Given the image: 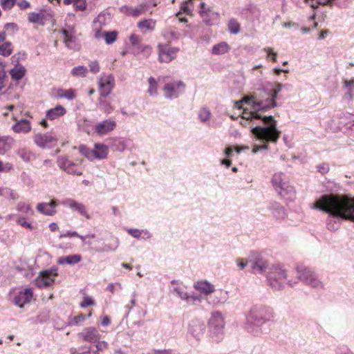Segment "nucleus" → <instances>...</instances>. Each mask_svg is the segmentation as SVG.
<instances>
[{
    "mask_svg": "<svg viewBox=\"0 0 354 354\" xmlns=\"http://www.w3.org/2000/svg\"><path fill=\"white\" fill-rule=\"evenodd\" d=\"M276 106L275 100L268 93V86L253 95L245 96L241 100L235 102L234 106L241 111L240 124L250 129L252 135L263 142V145H254V153L268 149V143H276L281 136V132L277 129L274 117L262 113Z\"/></svg>",
    "mask_w": 354,
    "mask_h": 354,
    "instance_id": "f257e3e1",
    "label": "nucleus"
},
{
    "mask_svg": "<svg viewBox=\"0 0 354 354\" xmlns=\"http://www.w3.org/2000/svg\"><path fill=\"white\" fill-rule=\"evenodd\" d=\"M311 208L329 214L326 227L335 232L339 227L340 219L354 222V198L346 195H324L314 203Z\"/></svg>",
    "mask_w": 354,
    "mask_h": 354,
    "instance_id": "f03ea898",
    "label": "nucleus"
},
{
    "mask_svg": "<svg viewBox=\"0 0 354 354\" xmlns=\"http://www.w3.org/2000/svg\"><path fill=\"white\" fill-rule=\"evenodd\" d=\"M273 310L270 306L257 304L246 315L245 328L254 335L261 333V326L273 318Z\"/></svg>",
    "mask_w": 354,
    "mask_h": 354,
    "instance_id": "7ed1b4c3",
    "label": "nucleus"
},
{
    "mask_svg": "<svg viewBox=\"0 0 354 354\" xmlns=\"http://www.w3.org/2000/svg\"><path fill=\"white\" fill-rule=\"evenodd\" d=\"M271 181L274 189L282 197L288 200H292L295 198V189L290 185L289 179L286 174L283 172L274 173L272 177Z\"/></svg>",
    "mask_w": 354,
    "mask_h": 354,
    "instance_id": "20e7f679",
    "label": "nucleus"
},
{
    "mask_svg": "<svg viewBox=\"0 0 354 354\" xmlns=\"http://www.w3.org/2000/svg\"><path fill=\"white\" fill-rule=\"evenodd\" d=\"M286 277L287 274L286 270L279 265H272V267L267 274V279L269 285L276 290L283 288L286 283L292 285L290 281H287Z\"/></svg>",
    "mask_w": 354,
    "mask_h": 354,
    "instance_id": "39448f33",
    "label": "nucleus"
},
{
    "mask_svg": "<svg viewBox=\"0 0 354 354\" xmlns=\"http://www.w3.org/2000/svg\"><path fill=\"white\" fill-rule=\"evenodd\" d=\"M297 272L298 279L306 285L316 289L324 288V283L313 270L308 268H297Z\"/></svg>",
    "mask_w": 354,
    "mask_h": 354,
    "instance_id": "423d86ee",
    "label": "nucleus"
},
{
    "mask_svg": "<svg viewBox=\"0 0 354 354\" xmlns=\"http://www.w3.org/2000/svg\"><path fill=\"white\" fill-rule=\"evenodd\" d=\"M249 263L251 270L254 274H268L272 267V265L257 253H253L249 257Z\"/></svg>",
    "mask_w": 354,
    "mask_h": 354,
    "instance_id": "0eeeda50",
    "label": "nucleus"
},
{
    "mask_svg": "<svg viewBox=\"0 0 354 354\" xmlns=\"http://www.w3.org/2000/svg\"><path fill=\"white\" fill-rule=\"evenodd\" d=\"M102 24H104V17L103 15H98V17L93 21V29L95 31V37L96 38L103 37L106 44H111L116 40L118 37V32L106 31L102 33L100 30L102 27Z\"/></svg>",
    "mask_w": 354,
    "mask_h": 354,
    "instance_id": "6e6552de",
    "label": "nucleus"
},
{
    "mask_svg": "<svg viewBox=\"0 0 354 354\" xmlns=\"http://www.w3.org/2000/svg\"><path fill=\"white\" fill-rule=\"evenodd\" d=\"M209 326L211 331L216 335L215 341L219 342L223 337V330L225 326V321L221 312L212 313L209 320Z\"/></svg>",
    "mask_w": 354,
    "mask_h": 354,
    "instance_id": "1a4fd4ad",
    "label": "nucleus"
},
{
    "mask_svg": "<svg viewBox=\"0 0 354 354\" xmlns=\"http://www.w3.org/2000/svg\"><path fill=\"white\" fill-rule=\"evenodd\" d=\"M64 43L66 48L73 50H78L80 45L76 37V29L74 26L67 25L62 30Z\"/></svg>",
    "mask_w": 354,
    "mask_h": 354,
    "instance_id": "9d476101",
    "label": "nucleus"
},
{
    "mask_svg": "<svg viewBox=\"0 0 354 354\" xmlns=\"http://www.w3.org/2000/svg\"><path fill=\"white\" fill-rule=\"evenodd\" d=\"M185 87V84L180 80L168 82L162 89L164 96L169 100L177 98L184 92Z\"/></svg>",
    "mask_w": 354,
    "mask_h": 354,
    "instance_id": "9b49d317",
    "label": "nucleus"
},
{
    "mask_svg": "<svg viewBox=\"0 0 354 354\" xmlns=\"http://www.w3.org/2000/svg\"><path fill=\"white\" fill-rule=\"evenodd\" d=\"M57 271V268L41 271L35 279L36 286L39 288H48L50 286L58 274Z\"/></svg>",
    "mask_w": 354,
    "mask_h": 354,
    "instance_id": "f8f14e48",
    "label": "nucleus"
},
{
    "mask_svg": "<svg viewBox=\"0 0 354 354\" xmlns=\"http://www.w3.org/2000/svg\"><path fill=\"white\" fill-rule=\"evenodd\" d=\"M100 95L101 97L108 96L115 86L114 77L111 74H102L98 80Z\"/></svg>",
    "mask_w": 354,
    "mask_h": 354,
    "instance_id": "ddd939ff",
    "label": "nucleus"
},
{
    "mask_svg": "<svg viewBox=\"0 0 354 354\" xmlns=\"http://www.w3.org/2000/svg\"><path fill=\"white\" fill-rule=\"evenodd\" d=\"M116 127V122L111 118H109L97 122L93 126V130L97 136H103L114 131Z\"/></svg>",
    "mask_w": 354,
    "mask_h": 354,
    "instance_id": "4468645a",
    "label": "nucleus"
},
{
    "mask_svg": "<svg viewBox=\"0 0 354 354\" xmlns=\"http://www.w3.org/2000/svg\"><path fill=\"white\" fill-rule=\"evenodd\" d=\"M158 57L160 62H170L176 57L178 49L168 44H158Z\"/></svg>",
    "mask_w": 354,
    "mask_h": 354,
    "instance_id": "2eb2a0df",
    "label": "nucleus"
},
{
    "mask_svg": "<svg viewBox=\"0 0 354 354\" xmlns=\"http://www.w3.org/2000/svg\"><path fill=\"white\" fill-rule=\"evenodd\" d=\"M206 326L203 321L198 319H192L188 325V333L197 340L204 335Z\"/></svg>",
    "mask_w": 354,
    "mask_h": 354,
    "instance_id": "dca6fc26",
    "label": "nucleus"
},
{
    "mask_svg": "<svg viewBox=\"0 0 354 354\" xmlns=\"http://www.w3.org/2000/svg\"><path fill=\"white\" fill-rule=\"evenodd\" d=\"M57 138L52 133H37L34 137L35 143L41 148H51L56 145Z\"/></svg>",
    "mask_w": 354,
    "mask_h": 354,
    "instance_id": "f3484780",
    "label": "nucleus"
},
{
    "mask_svg": "<svg viewBox=\"0 0 354 354\" xmlns=\"http://www.w3.org/2000/svg\"><path fill=\"white\" fill-rule=\"evenodd\" d=\"M77 335L82 341L90 343L96 342L101 337L100 330L92 326L84 328Z\"/></svg>",
    "mask_w": 354,
    "mask_h": 354,
    "instance_id": "a211bd4d",
    "label": "nucleus"
},
{
    "mask_svg": "<svg viewBox=\"0 0 354 354\" xmlns=\"http://www.w3.org/2000/svg\"><path fill=\"white\" fill-rule=\"evenodd\" d=\"M229 298L228 292L222 289L216 290L210 294L209 296L205 297L207 303L212 305H218L224 304Z\"/></svg>",
    "mask_w": 354,
    "mask_h": 354,
    "instance_id": "6ab92c4d",
    "label": "nucleus"
},
{
    "mask_svg": "<svg viewBox=\"0 0 354 354\" xmlns=\"http://www.w3.org/2000/svg\"><path fill=\"white\" fill-rule=\"evenodd\" d=\"M61 203L64 205L68 206L71 209L77 212L80 215L84 216L86 218H90V215L87 212L86 207L83 203H79L71 198H66Z\"/></svg>",
    "mask_w": 354,
    "mask_h": 354,
    "instance_id": "aec40b11",
    "label": "nucleus"
},
{
    "mask_svg": "<svg viewBox=\"0 0 354 354\" xmlns=\"http://www.w3.org/2000/svg\"><path fill=\"white\" fill-rule=\"evenodd\" d=\"M32 298V290L31 288H26L19 291L13 299L14 304L19 308L30 301Z\"/></svg>",
    "mask_w": 354,
    "mask_h": 354,
    "instance_id": "412c9836",
    "label": "nucleus"
},
{
    "mask_svg": "<svg viewBox=\"0 0 354 354\" xmlns=\"http://www.w3.org/2000/svg\"><path fill=\"white\" fill-rule=\"evenodd\" d=\"M16 122L12 126V130L17 133H28L31 129V124L29 120L26 119H21L17 120L16 118L13 117Z\"/></svg>",
    "mask_w": 354,
    "mask_h": 354,
    "instance_id": "4be33fe9",
    "label": "nucleus"
},
{
    "mask_svg": "<svg viewBox=\"0 0 354 354\" xmlns=\"http://www.w3.org/2000/svg\"><path fill=\"white\" fill-rule=\"evenodd\" d=\"M57 206V203L55 200H52L49 203H40L37 205V210L47 216H53L56 213L55 208Z\"/></svg>",
    "mask_w": 354,
    "mask_h": 354,
    "instance_id": "5701e85b",
    "label": "nucleus"
},
{
    "mask_svg": "<svg viewBox=\"0 0 354 354\" xmlns=\"http://www.w3.org/2000/svg\"><path fill=\"white\" fill-rule=\"evenodd\" d=\"M194 288L205 295L206 297L214 292V286L206 280L195 282Z\"/></svg>",
    "mask_w": 354,
    "mask_h": 354,
    "instance_id": "b1692460",
    "label": "nucleus"
},
{
    "mask_svg": "<svg viewBox=\"0 0 354 354\" xmlns=\"http://www.w3.org/2000/svg\"><path fill=\"white\" fill-rule=\"evenodd\" d=\"M268 209L277 220H282L286 216V212L283 207L277 202L271 203L268 206Z\"/></svg>",
    "mask_w": 354,
    "mask_h": 354,
    "instance_id": "393cba45",
    "label": "nucleus"
},
{
    "mask_svg": "<svg viewBox=\"0 0 354 354\" xmlns=\"http://www.w3.org/2000/svg\"><path fill=\"white\" fill-rule=\"evenodd\" d=\"M156 21L153 19H145L138 23V28L143 34L151 32L154 30Z\"/></svg>",
    "mask_w": 354,
    "mask_h": 354,
    "instance_id": "a878e982",
    "label": "nucleus"
},
{
    "mask_svg": "<svg viewBox=\"0 0 354 354\" xmlns=\"http://www.w3.org/2000/svg\"><path fill=\"white\" fill-rule=\"evenodd\" d=\"M93 160L104 159L107 157L109 153L108 147L102 143H95L93 149Z\"/></svg>",
    "mask_w": 354,
    "mask_h": 354,
    "instance_id": "bb28decb",
    "label": "nucleus"
},
{
    "mask_svg": "<svg viewBox=\"0 0 354 354\" xmlns=\"http://www.w3.org/2000/svg\"><path fill=\"white\" fill-rule=\"evenodd\" d=\"M15 142V140L10 136H0V154L4 155L10 151Z\"/></svg>",
    "mask_w": 354,
    "mask_h": 354,
    "instance_id": "cd10ccee",
    "label": "nucleus"
},
{
    "mask_svg": "<svg viewBox=\"0 0 354 354\" xmlns=\"http://www.w3.org/2000/svg\"><path fill=\"white\" fill-rule=\"evenodd\" d=\"M127 232L129 235L137 239L148 240L152 237V234L148 230L130 228Z\"/></svg>",
    "mask_w": 354,
    "mask_h": 354,
    "instance_id": "c85d7f7f",
    "label": "nucleus"
},
{
    "mask_svg": "<svg viewBox=\"0 0 354 354\" xmlns=\"http://www.w3.org/2000/svg\"><path fill=\"white\" fill-rule=\"evenodd\" d=\"M54 97L56 99L65 98L68 100H73L76 97L75 90L73 88L62 89L58 88L54 92Z\"/></svg>",
    "mask_w": 354,
    "mask_h": 354,
    "instance_id": "c756f323",
    "label": "nucleus"
},
{
    "mask_svg": "<svg viewBox=\"0 0 354 354\" xmlns=\"http://www.w3.org/2000/svg\"><path fill=\"white\" fill-rule=\"evenodd\" d=\"M66 113V109L62 105H57L55 107L50 109L46 111V117L47 119L53 120Z\"/></svg>",
    "mask_w": 354,
    "mask_h": 354,
    "instance_id": "7c9ffc66",
    "label": "nucleus"
},
{
    "mask_svg": "<svg viewBox=\"0 0 354 354\" xmlns=\"http://www.w3.org/2000/svg\"><path fill=\"white\" fill-rule=\"evenodd\" d=\"M82 260L80 254H72L68 256H63L58 258L57 262L59 265L68 264L75 265Z\"/></svg>",
    "mask_w": 354,
    "mask_h": 354,
    "instance_id": "2f4dec72",
    "label": "nucleus"
},
{
    "mask_svg": "<svg viewBox=\"0 0 354 354\" xmlns=\"http://www.w3.org/2000/svg\"><path fill=\"white\" fill-rule=\"evenodd\" d=\"M26 73V69L21 64H17L10 71V74L13 80L19 81L21 80Z\"/></svg>",
    "mask_w": 354,
    "mask_h": 354,
    "instance_id": "473e14b6",
    "label": "nucleus"
},
{
    "mask_svg": "<svg viewBox=\"0 0 354 354\" xmlns=\"http://www.w3.org/2000/svg\"><path fill=\"white\" fill-rule=\"evenodd\" d=\"M45 16L42 12H32L29 13L28 19L30 23L36 24L37 25L43 26L45 24Z\"/></svg>",
    "mask_w": 354,
    "mask_h": 354,
    "instance_id": "72a5a7b5",
    "label": "nucleus"
},
{
    "mask_svg": "<svg viewBox=\"0 0 354 354\" xmlns=\"http://www.w3.org/2000/svg\"><path fill=\"white\" fill-rule=\"evenodd\" d=\"M161 35L168 41H170L173 39H176L178 37V34L176 31V29L173 27H167L163 29Z\"/></svg>",
    "mask_w": 354,
    "mask_h": 354,
    "instance_id": "f704fd0d",
    "label": "nucleus"
},
{
    "mask_svg": "<svg viewBox=\"0 0 354 354\" xmlns=\"http://www.w3.org/2000/svg\"><path fill=\"white\" fill-rule=\"evenodd\" d=\"M131 143V140L129 138H120L115 143V147L117 151H123L129 149Z\"/></svg>",
    "mask_w": 354,
    "mask_h": 354,
    "instance_id": "c9c22d12",
    "label": "nucleus"
},
{
    "mask_svg": "<svg viewBox=\"0 0 354 354\" xmlns=\"http://www.w3.org/2000/svg\"><path fill=\"white\" fill-rule=\"evenodd\" d=\"M104 97H100L98 100L100 109L106 114H110L113 110V107L107 100L103 99Z\"/></svg>",
    "mask_w": 354,
    "mask_h": 354,
    "instance_id": "e433bc0d",
    "label": "nucleus"
},
{
    "mask_svg": "<svg viewBox=\"0 0 354 354\" xmlns=\"http://www.w3.org/2000/svg\"><path fill=\"white\" fill-rule=\"evenodd\" d=\"M230 47L226 42H221L213 46L212 52L214 55H221L227 53Z\"/></svg>",
    "mask_w": 354,
    "mask_h": 354,
    "instance_id": "4c0bfd02",
    "label": "nucleus"
},
{
    "mask_svg": "<svg viewBox=\"0 0 354 354\" xmlns=\"http://www.w3.org/2000/svg\"><path fill=\"white\" fill-rule=\"evenodd\" d=\"M17 209L28 216H32L34 214V211L31 206L26 203L19 202L17 205Z\"/></svg>",
    "mask_w": 354,
    "mask_h": 354,
    "instance_id": "58836bf2",
    "label": "nucleus"
},
{
    "mask_svg": "<svg viewBox=\"0 0 354 354\" xmlns=\"http://www.w3.org/2000/svg\"><path fill=\"white\" fill-rule=\"evenodd\" d=\"M141 41L142 38L138 35L132 34L129 37L130 44L136 51L140 50V46H142V44Z\"/></svg>",
    "mask_w": 354,
    "mask_h": 354,
    "instance_id": "ea45409f",
    "label": "nucleus"
},
{
    "mask_svg": "<svg viewBox=\"0 0 354 354\" xmlns=\"http://www.w3.org/2000/svg\"><path fill=\"white\" fill-rule=\"evenodd\" d=\"M198 116L201 122H206L211 118L212 113L208 108L202 107L198 111Z\"/></svg>",
    "mask_w": 354,
    "mask_h": 354,
    "instance_id": "a19ab883",
    "label": "nucleus"
},
{
    "mask_svg": "<svg viewBox=\"0 0 354 354\" xmlns=\"http://www.w3.org/2000/svg\"><path fill=\"white\" fill-rule=\"evenodd\" d=\"M149 88H148V93L151 96H156L158 94V82L157 81L152 77H149L148 80Z\"/></svg>",
    "mask_w": 354,
    "mask_h": 354,
    "instance_id": "79ce46f5",
    "label": "nucleus"
},
{
    "mask_svg": "<svg viewBox=\"0 0 354 354\" xmlns=\"http://www.w3.org/2000/svg\"><path fill=\"white\" fill-rule=\"evenodd\" d=\"M12 53V45L10 41H6L0 46V55L8 57Z\"/></svg>",
    "mask_w": 354,
    "mask_h": 354,
    "instance_id": "37998d69",
    "label": "nucleus"
},
{
    "mask_svg": "<svg viewBox=\"0 0 354 354\" xmlns=\"http://www.w3.org/2000/svg\"><path fill=\"white\" fill-rule=\"evenodd\" d=\"M206 19H203V21L208 26H212L214 24L218 19V14L216 12H214L213 10H210L209 13H207Z\"/></svg>",
    "mask_w": 354,
    "mask_h": 354,
    "instance_id": "c03bdc74",
    "label": "nucleus"
},
{
    "mask_svg": "<svg viewBox=\"0 0 354 354\" xmlns=\"http://www.w3.org/2000/svg\"><path fill=\"white\" fill-rule=\"evenodd\" d=\"M170 292L176 295L183 301H186L187 299L188 292L185 291L183 288L180 286L174 287L170 289Z\"/></svg>",
    "mask_w": 354,
    "mask_h": 354,
    "instance_id": "a18cd8bd",
    "label": "nucleus"
},
{
    "mask_svg": "<svg viewBox=\"0 0 354 354\" xmlns=\"http://www.w3.org/2000/svg\"><path fill=\"white\" fill-rule=\"evenodd\" d=\"M304 1L313 8H317L319 5H329L334 0H304Z\"/></svg>",
    "mask_w": 354,
    "mask_h": 354,
    "instance_id": "49530a36",
    "label": "nucleus"
},
{
    "mask_svg": "<svg viewBox=\"0 0 354 354\" xmlns=\"http://www.w3.org/2000/svg\"><path fill=\"white\" fill-rule=\"evenodd\" d=\"M228 29L230 33L236 35L240 32V24L235 19H231L228 23Z\"/></svg>",
    "mask_w": 354,
    "mask_h": 354,
    "instance_id": "de8ad7c7",
    "label": "nucleus"
},
{
    "mask_svg": "<svg viewBox=\"0 0 354 354\" xmlns=\"http://www.w3.org/2000/svg\"><path fill=\"white\" fill-rule=\"evenodd\" d=\"M79 151L80 152V153L84 155L88 160H93V149H90L85 145H80L79 147Z\"/></svg>",
    "mask_w": 354,
    "mask_h": 354,
    "instance_id": "09e8293b",
    "label": "nucleus"
},
{
    "mask_svg": "<svg viewBox=\"0 0 354 354\" xmlns=\"http://www.w3.org/2000/svg\"><path fill=\"white\" fill-rule=\"evenodd\" d=\"M87 73V68L83 66H79L73 68L71 74L78 77H85Z\"/></svg>",
    "mask_w": 354,
    "mask_h": 354,
    "instance_id": "8fccbe9b",
    "label": "nucleus"
},
{
    "mask_svg": "<svg viewBox=\"0 0 354 354\" xmlns=\"http://www.w3.org/2000/svg\"><path fill=\"white\" fill-rule=\"evenodd\" d=\"M57 162L59 168L64 171L67 166L71 163V161L66 156H61L58 157Z\"/></svg>",
    "mask_w": 354,
    "mask_h": 354,
    "instance_id": "3c124183",
    "label": "nucleus"
},
{
    "mask_svg": "<svg viewBox=\"0 0 354 354\" xmlns=\"http://www.w3.org/2000/svg\"><path fill=\"white\" fill-rule=\"evenodd\" d=\"M64 171L70 174H76L77 176H81L82 174V171H78L77 165L73 162L67 166Z\"/></svg>",
    "mask_w": 354,
    "mask_h": 354,
    "instance_id": "603ef678",
    "label": "nucleus"
},
{
    "mask_svg": "<svg viewBox=\"0 0 354 354\" xmlns=\"http://www.w3.org/2000/svg\"><path fill=\"white\" fill-rule=\"evenodd\" d=\"M17 153L25 162H28L30 160V153L26 149H19Z\"/></svg>",
    "mask_w": 354,
    "mask_h": 354,
    "instance_id": "864d4df0",
    "label": "nucleus"
},
{
    "mask_svg": "<svg viewBox=\"0 0 354 354\" xmlns=\"http://www.w3.org/2000/svg\"><path fill=\"white\" fill-rule=\"evenodd\" d=\"M268 93L272 95L274 100L277 97V94L281 91L282 85L280 84H276L274 87L268 86Z\"/></svg>",
    "mask_w": 354,
    "mask_h": 354,
    "instance_id": "5fc2aeb1",
    "label": "nucleus"
},
{
    "mask_svg": "<svg viewBox=\"0 0 354 354\" xmlns=\"http://www.w3.org/2000/svg\"><path fill=\"white\" fill-rule=\"evenodd\" d=\"M212 7L207 6L204 2H201L200 10H199V14H200L201 17L203 19H206L205 17H206L207 13H209V11H210V10H212Z\"/></svg>",
    "mask_w": 354,
    "mask_h": 354,
    "instance_id": "6e6d98bb",
    "label": "nucleus"
},
{
    "mask_svg": "<svg viewBox=\"0 0 354 354\" xmlns=\"http://www.w3.org/2000/svg\"><path fill=\"white\" fill-rule=\"evenodd\" d=\"M201 300V298L199 295L188 293L187 299L185 301L189 304L194 305L196 302H200Z\"/></svg>",
    "mask_w": 354,
    "mask_h": 354,
    "instance_id": "4d7b16f0",
    "label": "nucleus"
},
{
    "mask_svg": "<svg viewBox=\"0 0 354 354\" xmlns=\"http://www.w3.org/2000/svg\"><path fill=\"white\" fill-rule=\"evenodd\" d=\"M86 319V317L82 314L78 315L77 316H75V317L69 320V325L73 326V325H78L80 323L83 322Z\"/></svg>",
    "mask_w": 354,
    "mask_h": 354,
    "instance_id": "13d9d810",
    "label": "nucleus"
},
{
    "mask_svg": "<svg viewBox=\"0 0 354 354\" xmlns=\"http://www.w3.org/2000/svg\"><path fill=\"white\" fill-rule=\"evenodd\" d=\"M73 6L76 10L83 11L86 8L85 0H74Z\"/></svg>",
    "mask_w": 354,
    "mask_h": 354,
    "instance_id": "bf43d9fd",
    "label": "nucleus"
},
{
    "mask_svg": "<svg viewBox=\"0 0 354 354\" xmlns=\"http://www.w3.org/2000/svg\"><path fill=\"white\" fill-rule=\"evenodd\" d=\"M16 0H1V6L4 10H10L15 4Z\"/></svg>",
    "mask_w": 354,
    "mask_h": 354,
    "instance_id": "052dcab7",
    "label": "nucleus"
},
{
    "mask_svg": "<svg viewBox=\"0 0 354 354\" xmlns=\"http://www.w3.org/2000/svg\"><path fill=\"white\" fill-rule=\"evenodd\" d=\"M193 0H187L183 1L180 6V12L186 15H189L192 12V9L188 6V2H192Z\"/></svg>",
    "mask_w": 354,
    "mask_h": 354,
    "instance_id": "680f3d73",
    "label": "nucleus"
},
{
    "mask_svg": "<svg viewBox=\"0 0 354 354\" xmlns=\"http://www.w3.org/2000/svg\"><path fill=\"white\" fill-rule=\"evenodd\" d=\"M151 52V48L148 45L142 44L137 53H142L145 57H149Z\"/></svg>",
    "mask_w": 354,
    "mask_h": 354,
    "instance_id": "e2e57ef3",
    "label": "nucleus"
},
{
    "mask_svg": "<svg viewBox=\"0 0 354 354\" xmlns=\"http://www.w3.org/2000/svg\"><path fill=\"white\" fill-rule=\"evenodd\" d=\"M12 169V164L9 162L3 163L0 160V172H8Z\"/></svg>",
    "mask_w": 354,
    "mask_h": 354,
    "instance_id": "0e129e2a",
    "label": "nucleus"
},
{
    "mask_svg": "<svg viewBox=\"0 0 354 354\" xmlns=\"http://www.w3.org/2000/svg\"><path fill=\"white\" fill-rule=\"evenodd\" d=\"M93 305H94V301L90 297H85L84 298V300L82 301V302L80 304V306L82 308H86V307H88L89 306H93Z\"/></svg>",
    "mask_w": 354,
    "mask_h": 354,
    "instance_id": "69168bd1",
    "label": "nucleus"
},
{
    "mask_svg": "<svg viewBox=\"0 0 354 354\" xmlns=\"http://www.w3.org/2000/svg\"><path fill=\"white\" fill-rule=\"evenodd\" d=\"M4 28L6 31L13 33L18 30V26L15 23H7L4 25Z\"/></svg>",
    "mask_w": 354,
    "mask_h": 354,
    "instance_id": "338daca9",
    "label": "nucleus"
},
{
    "mask_svg": "<svg viewBox=\"0 0 354 354\" xmlns=\"http://www.w3.org/2000/svg\"><path fill=\"white\" fill-rule=\"evenodd\" d=\"M90 71L93 73H97L100 71V66L97 62L93 61L89 64Z\"/></svg>",
    "mask_w": 354,
    "mask_h": 354,
    "instance_id": "774afa93",
    "label": "nucleus"
}]
</instances>
